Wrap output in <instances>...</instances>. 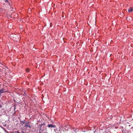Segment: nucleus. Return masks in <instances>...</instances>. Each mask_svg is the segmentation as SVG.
Wrapping results in <instances>:
<instances>
[{"label":"nucleus","instance_id":"nucleus-1","mask_svg":"<svg viewBox=\"0 0 133 133\" xmlns=\"http://www.w3.org/2000/svg\"><path fill=\"white\" fill-rule=\"evenodd\" d=\"M23 124H24V125L26 127H28L30 128V124L29 123V122H25V123H24Z\"/></svg>","mask_w":133,"mask_h":133},{"label":"nucleus","instance_id":"nucleus-2","mask_svg":"<svg viewBox=\"0 0 133 133\" xmlns=\"http://www.w3.org/2000/svg\"><path fill=\"white\" fill-rule=\"evenodd\" d=\"M7 91H4V90L3 89H1L0 90V96H1V94H2V93L6 92Z\"/></svg>","mask_w":133,"mask_h":133},{"label":"nucleus","instance_id":"nucleus-3","mask_svg":"<svg viewBox=\"0 0 133 133\" xmlns=\"http://www.w3.org/2000/svg\"><path fill=\"white\" fill-rule=\"evenodd\" d=\"M133 11V9L132 7H130L128 9V11L130 12H132Z\"/></svg>","mask_w":133,"mask_h":133},{"label":"nucleus","instance_id":"nucleus-4","mask_svg":"<svg viewBox=\"0 0 133 133\" xmlns=\"http://www.w3.org/2000/svg\"><path fill=\"white\" fill-rule=\"evenodd\" d=\"M48 127L50 128V127H51V128H55V126L54 125H53L52 124H49L48 125Z\"/></svg>","mask_w":133,"mask_h":133},{"label":"nucleus","instance_id":"nucleus-5","mask_svg":"<svg viewBox=\"0 0 133 133\" xmlns=\"http://www.w3.org/2000/svg\"><path fill=\"white\" fill-rule=\"evenodd\" d=\"M29 70H30L28 68H27L26 69V71L27 72H28L29 71Z\"/></svg>","mask_w":133,"mask_h":133},{"label":"nucleus","instance_id":"nucleus-6","mask_svg":"<svg viewBox=\"0 0 133 133\" xmlns=\"http://www.w3.org/2000/svg\"><path fill=\"white\" fill-rule=\"evenodd\" d=\"M44 127L45 128V129L44 130V129H43L42 131L43 132L44 131H46V128L45 127Z\"/></svg>","mask_w":133,"mask_h":133},{"label":"nucleus","instance_id":"nucleus-7","mask_svg":"<svg viewBox=\"0 0 133 133\" xmlns=\"http://www.w3.org/2000/svg\"><path fill=\"white\" fill-rule=\"evenodd\" d=\"M2 107V105L0 103V108H1Z\"/></svg>","mask_w":133,"mask_h":133},{"label":"nucleus","instance_id":"nucleus-8","mask_svg":"<svg viewBox=\"0 0 133 133\" xmlns=\"http://www.w3.org/2000/svg\"><path fill=\"white\" fill-rule=\"evenodd\" d=\"M5 2H8V0H5Z\"/></svg>","mask_w":133,"mask_h":133},{"label":"nucleus","instance_id":"nucleus-9","mask_svg":"<svg viewBox=\"0 0 133 133\" xmlns=\"http://www.w3.org/2000/svg\"><path fill=\"white\" fill-rule=\"evenodd\" d=\"M44 133H48L47 132H44Z\"/></svg>","mask_w":133,"mask_h":133},{"label":"nucleus","instance_id":"nucleus-10","mask_svg":"<svg viewBox=\"0 0 133 133\" xmlns=\"http://www.w3.org/2000/svg\"><path fill=\"white\" fill-rule=\"evenodd\" d=\"M17 132L18 133H19V132H18V131Z\"/></svg>","mask_w":133,"mask_h":133},{"label":"nucleus","instance_id":"nucleus-11","mask_svg":"<svg viewBox=\"0 0 133 133\" xmlns=\"http://www.w3.org/2000/svg\"><path fill=\"white\" fill-rule=\"evenodd\" d=\"M44 126H45L44 125V126L43 127V128H44Z\"/></svg>","mask_w":133,"mask_h":133},{"label":"nucleus","instance_id":"nucleus-12","mask_svg":"<svg viewBox=\"0 0 133 133\" xmlns=\"http://www.w3.org/2000/svg\"><path fill=\"white\" fill-rule=\"evenodd\" d=\"M40 133H41V132H40Z\"/></svg>","mask_w":133,"mask_h":133}]
</instances>
